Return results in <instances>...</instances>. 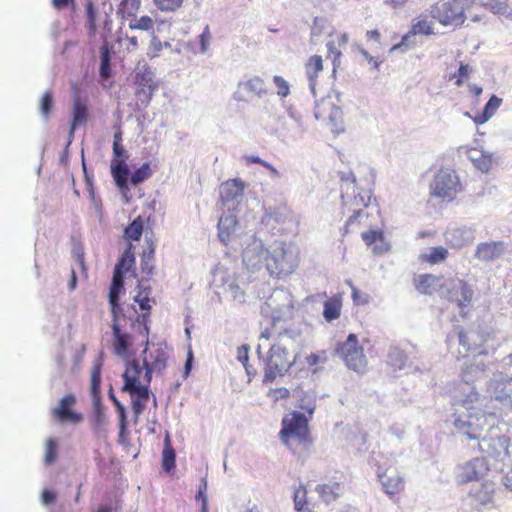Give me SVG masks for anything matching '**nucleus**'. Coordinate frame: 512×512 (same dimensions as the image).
Returning <instances> with one entry per match:
<instances>
[{"label": "nucleus", "instance_id": "1", "mask_svg": "<svg viewBox=\"0 0 512 512\" xmlns=\"http://www.w3.org/2000/svg\"><path fill=\"white\" fill-rule=\"evenodd\" d=\"M280 438L298 456L307 454L313 443L309 418L297 411L286 415L282 420Z\"/></svg>", "mask_w": 512, "mask_h": 512}, {"label": "nucleus", "instance_id": "2", "mask_svg": "<svg viewBox=\"0 0 512 512\" xmlns=\"http://www.w3.org/2000/svg\"><path fill=\"white\" fill-rule=\"evenodd\" d=\"M123 380L122 391L130 394L133 412L139 416L144 412L149 400L151 373L144 364L142 366L139 362L132 361L126 365Z\"/></svg>", "mask_w": 512, "mask_h": 512}, {"label": "nucleus", "instance_id": "3", "mask_svg": "<svg viewBox=\"0 0 512 512\" xmlns=\"http://www.w3.org/2000/svg\"><path fill=\"white\" fill-rule=\"evenodd\" d=\"M264 262L269 274L280 279L296 270L299 259L289 245L283 241H276L267 248Z\"/></svg>", "mask_w": 512, "mask_h": 512}, {"label": "nucleus", "instance_id": "4", "mask_svg": "<svg viewBox=\"0 0 512 512\" xmlns=\"http://www.w3.org/2000/svg\"><path fill=\"white\" fill-rule=\"evenodd\" d=\"M463 191V185L459 175L454 169L440 168L433 176L429 184L430 198L440 203H451Z\"/></svg>", "mask_w": 512, "mask_h": 512}, {"label": "nucleus", "instance_id": "5", "mask_svg": "<svg viewBox=\"0 0 512 512\" xmlns=\"http://www.w3.org/2000/svg\"><path fill=\"white\" fill-rule=\"evenodd\" d=\"M490 467L488 461L484 457H475L457 467L456 479L458 484H467L470 482H481L483 497L479 494L475 496L484 501L490 498L493 492V484L486 481Z\"/></svg>", "mask_w": 512, "mask_h": 512}, {"label": "nucleus", "instance_id": "6", "mask_svg": "<svg viewBox=\"0 0 512 512\" xmlns=\"http://www.w3.org/2000/svg\"><path fill=\"white\" fill-rule=\"evenodd\" d=\"M476 0H442L431 8V15L443 26H461Z\"/></svg>", "mask_w": 512, "mask_h": 512}, {"label": "nucleus", "instance_id": "7", "mask_svg": "<svg viewBox=\"0 0 512 512\" xmlns=\"http://www.w3.org/2000/svg\"><path fill=\"white\" fill-rule=\"evenodd\" d=\"M122 141V132L121 130H118V132L114 134L113 157L110 169L117 187L121 190H128V176L130 171L127 165V160L129 155L127 150L124 148Z\"/></svg>", "mask_w": 512, "mask_h": 512}, {"label": "nucleus", "instance_id": "8", "mask_svg": "<svg viewBox=\"0 0 512 512\" xmlns=\"http://www.w3.org/2000/svg\"><path fill=\"white\" fill-rule=\"evenodd\" d=\"M295 361L296 356L290 353L286 346L280 343L272 345L269 350L264 382H272L277 375L287 372Z\"/></svg>", "mask_w": 512, "mask_h": 512}, {"label": "nucleus", "instance_id": "9", "mask_svg": "<svg viewBox=\"0 0 512 512\" xmlns=\"http://www.w3.org/2000/svg\"><path fill=\"white\" fill-rule=\"evenodd\" d=\"M335 352L348 368L356 372H363L366 369L367 359L364 349L355 334H349L345 341L339 342Z\"/></svg>", "mask_w": 512, "mask_h": 512}, {"label": "nucleus", "instance_id": "10", "mask_svg": "<svg viewBox=\"0 0 512 512\" xmlns=\"http://www.w3.org/2000/svg\"><path fill=\"white\" fill-rule=\"evenodd\" d=\"M137 288L138 292L133 297V300L139 304V307L143 313L138 315L135 321L131 322V328H137L138 334L141 336L142 341L148 342L150 315L152 304L155 303V300L150 297V286H142L139 283Z\"/></svg>", "mask_w": 512, "mask_h": 512}, {"label": "nucleus", "instance_id": "11", "mask_svg": "<svg viewBox=\"0 0 512 512\" xmlns=\"http://www.w3.org/2000/svg\"><path fill=\"white\" fill-rule=\"evenodd\" d=\"M131 319L125 313L112 315V349L117 356H126L133 343V337L125 328Z\"/></svg>", "mask_w": 512, "mask_h": 512}, {"label": "nucleus", "instance_id": "12", "mask_svg": "<svg viewBox=\"0 0 512 512\" xmlns=\"http://www.w3.org/2000/svg\"><path fill=\"white\" fill-rule=\"evenodd\" d=\"M441 297L457 304L459 308L467 307L473 298V290L469 283L459 278H447Z\"/></svg>", "mask_w": 512, "mask_h": 512}, {"label": "nucleus", "instance_id": "13", "mask_svg": "<svg viewBox=\"0 0 512 512\" xmlns=\"http://www.w3.org/2000/svg\"><path fill=\"white\" fill-rule=\"evenodd\" d=\"M77 399L74 394H67L60 399L58 405L51 410L53 419L59 423L78 424L83 420V415L76 410Z\"/></svg>", "mask_w": 512, "mask_h": 512}, {"label": "nucleus", "instance_id": "14", "mask_svg": "<svg viewBox=\"0 0 512 512\" xmlns=\"http://www.w3.org/2000/svg\"><path fill=\"white\" fill-rule=\"evenodd\" d=\"M135 95L137 99L142 103L147 105L152 95L157 88V84L154 81V73L148 66H143V68L136 73L135 76Z\"/></svg>", "mask_w": 512, "mask_h": 512}, {"label": "nucleus", "instance_id": "15", "mask_svg": "<svg viewBox=\"0 0 512 512\" xmlns=\"http://www.w3.org/2000/svg\"><path fill=\"white\" fill-rule=\"evenodd\" d=\"M492 397L506 405H512V376L504 372L494 375L488 385Z\"/></svg>", "mask_w": 512, "mask_h": 512}, {"label": "nucleus", "instance_id": "16", "mask_svg": "<svg viewBox=\"0 0 512 512\" xmlns=\"http://www.w3.org/2000/svg\"><path fill=\"white\" fill-rule=\"evenodd\" d=\"M344 206L348 210V212H352V215L349 216L347 219L344 231L345 233H348L351 228H353L356 224H360L361 219L364 215V209L368 206L370 196L368 194L362 196H354L353 198L349 200H345L344 196H342Z\"/></svg>", "mask_w": 512, "mask_h": 512}, {"label": "nucleus", "instance_id": "17", "mask_svg": "<svg viewBox=\"0 0 512 512\" xmlns=\"http://www.w3.org/2000/svg\"><path fill=\"white\" fill-rule=\"evenodd\" d=\"M379 480L384 492L391 499H398V496L404 491V480L395 469L388 468L379 474Z\"/></svg>", "mask_w": 512, "mask_h": 512}, {"label": "nucleus", "instance_id": "18", "mask_svg": "<svg viewBox=\"0 0 512 512\" xmlns=\"http://www.w3.org/2000/svg\"><path fill=\"white\" fill-rule=\"evenodd\" d=\"M237 94L240 100L245 96L262 98L269 94V87L260 76H252L239 83Z\"/></svg>", "mask_w": 512, "mask_h": 512}, {"label": "nucleus", "instance_id": "19", "mask_svg": "<svg viewBox=\"0 0 512 512\" xmlns=\"http://www.w3.org/2000/svg\"><path fill=\"white\" fill-rule=\"evenodd\" d=\"M446 279L443 275L422 274L414 279V285L422 294L432 295L438 293L441 296Z\"/></svg>", "mask_w": 512, "mask_h": 512}, {"label": "nucleus", "instance_id": "20", "mask_svg": "<svg viewBox=\"0 0 512 512\" xmlns=\"http://www.w3.org/2000/svg\"><path fill=\"white\" fill-rule=\"evenodd\" d=\"M124 289V281L122 272L119 269H114L112 283L109 289V304L111 315L114 314H123L124 310L122 305L120 304V294Z\"/></svg>", "mask_w": 512, "mask_h": 512}, {"label": "nucleus", "instance_id": "21", "mask_svg": "<svg viewBox=\"0 0 512 512\" xmlns=\"http://www.w3.org/2000/svg\"><path fill=\"white\" fill-rule=\"evenodd\" d=\"M482 417L483 415L479 413H471L467 420L456 419L455 427L462 431L469 439H478L483 430V425L479 423Z\"/></svg>", "mask_w": 512, "mask_h": 512}, {"label": "nucleus", "instance_id": "22", "mask_svg": "<svg viewBox=\"0 0 512 512\" xmlns=\"http://www.w3.org/2000/svg\"><path fill=\"white\" fill-rule=\"evenodd\" d=\"M504 250V244L500 241L484 242L478 244L475 251V258L480 261L490 262L498 259Z\"/></svg>", "mask_w": 512, "mask_h": 512}, {"label": "nucleus", "instance_id": "23", "mask_svg": "<svg viewBox=\"0 0 512 512\" xmlns=\"http://www.w3.org/2000/svg\"><path fill=\"white\" fill-rule=\"evenodd\" d=\"M238 225V219L234 213H228L220 217L218 221V237L224 244L228 245Z\"/></svg>", "mask_w": 512, "mask_h": 512}, {"label": "nucleus", "instance_id": "24", "mask_svg": "<svg viewBox=\"0 0 512 512\" xmlns=\"http://www.w3.org/2000/svg\"><path fill=\"white\" fill-rule=\"evenodd\" d=\"M245 183L240 179H230L220 185V198L223 203L234 201L243 195Z\"/></svg>", "mask_w": 512, "mask_h": 512}, {"label": "nucleus", "instance_id": "25", "mask_svg": "<svg viewBox=\"0 0 512 512\" xmlns=\"http://www.w3.org/2000/svg\"><path fill=\"white\" fill-rule=\"evenodd\" d=\"M434 33L433 24L430 20H428L427 16L418 17L412 23L410 30L402 37L401 43L399 46L408 45V41L411 37L422 34V35H432ZM394 46V48H397Z\"/></svg>", "mask_w": 512, "mask_h": 512}, {"label": "nucleus", "instance_id": "26", "mask_svg": "<svg viewBox=\"0 0 512 512\" xmlns=\"http://www.w3.org/2000/svg\"><path fill=\"white\" fill-rule=\"evenodd\" d=\"M362 239L367 246L372 247L374 254L381 255L388 252L390 249L383 233L379 230H370L362 233Z\"/></svg>", "mask_w": 512, "mask_h": 512}, {"label": "nucleus", "instance_id": "27", "mask_svg": "<svg viewBox=\"0 0 512 512\" xmlns=\"http://www.w3.org/2000/svg\"><path fill=\"white\" fill-rule=\"evenodd\" d=\"M89 117L87 100L74 96L71 112V128L84 125Z\"/></svg>", "mask_w": 512, "mask_h": 512}, {"label": "nucleus", "instance_id": "28", "mask_svg": "<svg viewBox=\"0 0 512 512\" xmlns=\"http://www.w3.org/2000/svg\"><path fill=\"white\" fill-rule=\"evenodd\" d=\"M168 356L166 351L158 347L149 353L148 358L144 360L145 367L152 372H162L167 366Z\"/></svg>", "mask_w": 512, "mask_h": 512}, {"label": "nucleus", "instance_id": "29", "mask_svg": "<svg viewBox=\"0 0 512 512\" xmlns=\"http://www.w3.org/2000/svg\"><path fill=\"white\" fill-rule=\"evenodd\" d=\"M343 489L342 483L338 481L320 484L316 487L320 498L327 503L337 500L343 494Z\"/></svg>", "mask_w": 512, "mask_h": 512}, {"label": "nucleus", "instance_id": "30", "mask_svg": "<svg viewBox=\"0 0 512 512\" xmlns=\"http://www.w3.org/2000/svg\"><path fill=\"white\" fill-rule=\"evenodd\" d=\"M103 361L98 358L94 361L91 368V379H90V393L92 398L99 402L100 400V385H101V373H102Z\"/></svg>", "mask_w": 512, "mask_h": 512}, {"label": "nucleus", "instance_id": "31", "mask_svg": "<svg viewBox=\"0 0 512 512\" xmlns=\"http://www.w3.org/2000/svg\"><path fill=\"white\" fill-rule=\"evenodd\" d=\"M342 309V296L340 294L333 295L324 302L323 316L331 322L340 317Z\"/></svg>", "mask_w": 512, "mask_h": 512}, {"label": "nucleus", "instance_id": "32", "mask_svg": "<svg viewBox=\"0 0 512 512\" xmlns=\"http://www.w3.org/2000/svg\"><path fill=\"white\" fill-rule=\"evenodd\" d=\"M147 248L141 255V271L148 277L152 276L154 270L155 245L152 239L146 237Z\"/></svg>", "mask_w": 512, "mask_h": 512}, {"label": "nucleus", "instance_id": "33", "mask_svg": "<svg viewBox=\"0 0 512 512\" xmlns=\"http://www.w3.org/2000/svg\"><path fill=\"white\" fill-rule=\"evenodd\" d=\"M306 75L311 88L316 85L319 73L323 70V59L319 55L311 56L305 64Z\"/></svg>", "mask_w": 512, "mask_h": 512}, {"label": "nucleus", "instance_id": "34", "mask_svg": "<svg viewBox=\"0 0 512 512\" xmlns=\"http://www.w3.org/2000/svg\"><path fill=\"white\" fill-rule=\"evenodd\" d=\"M449 256V251L443 246H436L430 248L429 252L423 253L419 256V260L430 265L443 263Z\"/></svg>", "mask_w": 512, "mask_h": 512}, {"label": "nucleus", "instance_id": "35", "mask_svg": "<svg viewBox=\"0 0 512 512\" xmlns=\"http://www.w3.org/2000/svg\"><path fill=\"white\" fill-rule=\"evenodd\" d=\"M470 159L474 167L482 173H487L493 166V157L490 154H485L482 151L472 149L470 151Z\"/></svg>", "mask_w": 512, "mask_h": 512}, {"label": "nucleus", "instance_id": "36", "mask_svg": "<svg viewBox=\"0 0 512 512\" xmlns=\"http://www.w3.org/2000/svg\"><path fill=\"white\" fill-rule=\"evenodd\" d=\"M145 219L137 216L124 230V238L128 242L139 241L144 231Z\"/></svg>", "mask_w": 512, "mask_h": 512}, {"label": "nucleus", "instance_id": "37", "mask_svg": "<svg viewBox=\"0 0 512 512\" xmlns=\"http://www.w3.org/2000/svg\"><path fill=\"white\" fill-rule=\"evenodd\" d=\"M141 3V0H121L117 8V14L122 19L135 17L141 8Z\"/></svg>", "mask_w": 512, "mask_h": 512}, {"label": "nucleus", "instance_id": "38", "mask_svg": "<svg viewBox=\"0 0 512 512\" xmlns=\"http://www.w3.org/2000/svg\"><path fill=\"white\" fill-rule=\"evenodd\" d=\"M176 454L172 447L170 436L167 433L164 439V446L162 451V467L166 472H170L175 468Z\"/></svg>", "mask_w": 512, "mask_h": 512}, {"label": "nucleus", "instance_id": "39", "mask_svg": "<svg viewBox=\"0 0 512 512\" xmlns=\"http://www.w3.org/2000/svg\"><path fill=\"white\" fill-rule=\"evenodd\" d=\"M293 500L296 512H311L307 502V490L305 486L299 485L295 488Z\"/></svg>", "mask_w": 512, "mask_h": 512}, {"label": "nucleus", "instance_id": "40", "mask_svg": "<svg viewBox=\"0 0 512 512\" xmlns=\"http://www.w3.org/2000/svg\"><path fill=\"white\" fill-rule=\"evenodd\" d=\"M237 359L244 366L246 373L248 375V381L250 382L252 378L257 374L256 368L248 364L249 359V346L241 345L237 348Z\"/></svg>", "mask_w": 512, "mask_h": 512}, {"label": "nucleus", "instance_id": "41", "mask_svg": "<svg viewBox=\"0 0 512 512\" xmlns=\"http://www.w3.org/2000/svg\"><path fill=\"white\" fill-rule=\"evenodd\" d=\"M297 394L299 398L298 408L308 413L309 417L311 418L316 409L315 397L312 394L304 391H297Z\"/></svg>", "mask_w": 512, "mask_h": 512}, {"label": "nucleus", "instance_id": "42", "mask_svg": "<svg viewBox=\"0 0 512 512\" xmlns=\"http://www.w3.org/2000/svg\"><path fill=\"white\" fill-rule=\"evenodd\" d=\"M501 102L502 100L500 98L493 95L485 105L483 114L475 118V123L480 125L487 121L499 108Z\"/></svg>", "mask_w": 512, "mask_h": 512}, {"label": "nucleus", "instance_id": "43", "mask_svg": "<svg viewBox=\"0 0 512 512\" xmlns=\"http://www.w3.org/2000/svg\"><path fill=\"white\" fill-rule=\"evenodd\" d=\"M490 11L500 17H512V7L507 0H495L488 4Z\"/></svg>", "mask_w": 512, "mask_h": 512}, {"label": "nucleus", "instance_id": "44", "mask_svg": "<svg viewBox=\"0 0 512 512\" xmlns=\"http://www.w3.org/2000/svg\"><path fill=\"white\" fill-rule=\"evenodd\" d=\"M328 360L327 351L320 350L316 353H311L306 356L305 361L309 368L312 369L313 373H316L320 370L318 367L321 364H325Z\"/></svg>", "mask_w": 512, "mask_h": 512}, {"label": "nucleus", "instance_id": "45", "mask_svg": "<svg viewBox=\"0 0 512 512\" xmlns=\"http://www.w3.org/2000/svg\"><path fill=\"white\" fill-rule=\"evenodd\" d=\"M129 28L131 30L153 31L154 21L147 15L141 16L140 18L135 16L130 18Z\"/></svg>", "mask_w": 512, "mask_h": 512}, {"label": "nucleus", "instance_id": "46", "mask_svg": "<svg viewBox=\"0 0 512 512\" xmlns=\"http://www.w3.org/2000/svg\"><path fill=\"white\" fill-rule=\"evenodd\" d=\"M151 174H152V171H151L150 165H149V163L145 162L142 164L141 167H139L132 173L131 178H130V183L132 185H137V184L145 181L146 179H148L151 176Z\"/></svg>", "mask_w": 512, "mask_h": 512}, {"label": "nucleus", "instance_id": "47", "mask_svg": "<svg viewBox=\"0 0 512 512\" xmlns=\"http://www.w3.org/2000/svg\"><path fill=\"white\" fill-rule=\"evenodd\" d=\"M54 107V99H53V92L51 90H47L44 92L40 99L39 103V110L40 113L44 117H48L50 113L52 112Z\"/></svg>", "mask_w": 512, "mask_h": 512}, {"label": "nucleus", "instance_id": "48", "mask_svg": "<svg viewBox=\"0 0 512 512\" xmlns=\"http://www.w3.org/2000/svg\"><path fill=\"white\" fill-rule=\"evenodd\" d=\"M58 445L55 439L49 438L45 443L44 461L47 465L53 464L57 459Z\"/></svg>", "mask_w": 512, "mask_h": 512}, {"label": "nucleus", "instance_id": "49", "mask_svg": "<svg viewBox=\"0 0 512 512\" xmlns=\"http://www.w3.org/2000/svg\"><path fill=\"white\" fill-rule=\"evenodd\" d=\"M184 0H153L161 12H175L183 5Z\"/></svg>", "mask_w": 512, "mask_h": 512}, {"label": "nucleus", "instance_id": "50", "mask_svg": "<svg viewBox=\"0 0 512 512\" xmlns=\"http://www.w3.org/2000/svg\"><path fill=\"white\" fill-rule=\"evenodd\" d=\"M164 45L170 47L169 43L166 42L163 44L159 37H157L155 34H152L150 44L147 48V56L150 59L159 57Z\"/></svg>", "mask_w": 512, "mask_h": 512}, {"label": "nucleus", "instance_id": "51", "mask_svg": "<svg viewBox=\"0 0 512 512\" xmlns=\"http://www.w3.org/2000/svg\"><path fill=\"white\" fill-rule=\"evenodd\" d=\"M292 214L290 207L287 204H282L269 212V217L276 222H285Z\"/></svg>", "mask_w": 512, "mask_h": 512}, {"label": "nucleus", "instance_id": "52", "mask_svg": "<svg viewBox=\"0 0 512 512\" xmlns=\"http://www.w3.org/2000/svg\"><path fill=\"white\" fill-rule=\"evenodd\" d=\"M350 287L352 290V300L353 303L357 306H364L367 305L370 302V295L369 293L360 290L356 286L350 283Z\"/></svg>", "mask_w": 512, "mask_h": 512}, {"label": "nucleus", "instance_id": "53", "mask_svg": "<svg viewBox=\"0 0 512 512\" xmlns=\"http://www.w3.org/2000/svg\"><path fill=\"white\" fill-rule=\"evenodd\" d=\"M134 263H135L134 255L131 252L126 251L122 255L119 262L116 264L114 269H119V271L122 272V275H123L125 271H128L131 269V267L134 265Z\"/></svg>", "mask_w": 512, "mask_h": 512}, {"label": "nucleus", "instance_id": "54", "mask_svg": "<svg viewBox=\"0 0 512 512\" xmlns=\"http://www.w3.org/2000/svg\"><path fill=\"white\" fill-rule=\"evenodd\" d=\"M273 82L277 88V95L286 98L290 94V85L282 76H274Z\"/></svg>", "mask_w": 512, "mask_h": 512}, {"label": "nucleus", "instance_id": "55", "mask_svg": "<svg viewBox=\"0 0 512 512\" xmlns=\"http://www.w3.org/2000/svg\"><path fill=\"white\" fill-rule=\"evenodd\" d=\"M470 69L468 64L461 63L458 71L451 75V79H455V85L461 86L469 77Z\"/></svg>", "mask_w": 512, "mask_h": 512}, {"label": "nucleus", "instance_id": "56", "mask_svg": "<svg viewBox=\"0 0 512 512\" xmlns=\"http://www.w3.org/2000/svg\"><path fill=\"white\" fill-rule=\"evenodd\" d=\"M86 16H87V22H88L90 30L94 31L96 28L97 13H96L94 4L91 0H89L86 4Z\"/></svg>", "mask_w": 512, "mask_h": 512}, {"label": "nucleus", "instance_id": "57", "mask_svg": "<svg viewBox=\"0 0 512 512\" xmlns=\"http://www.w3.org/2000/svg\"><path fill=\"white\" fill-rule=\"evenodd\" d=\"M211 35L209 31V27L206 26L203 32L198 36L199 41V48L197 52L204 53L208 49L209 41H210Z\"/></svg>", "mask_w": 512, "mask_h": 512}, {"label": "nucleus", "instance_id": "58", "mask_svg": "<svg viewBox=\"0 0 512 512\" xmlns=\"http://www.w3.org/2000/svg\"><path fill=\"white\" fill-rule=\"evenodd\" d=\"M289 396H290V391L284 387L271 389L269 391V397H271L274 401L287 399Z\"/></svg>", "mask_w": 512, "mask_h": 512}, {"label": "nucleus", "instance_id": "59", "mask_svg": "<svg viewBox=\"0 0 512 512\" xmlns=\"http://www.w3.org/2000/svg\"><path fill=\"white\" fill-rule=\"evenodd\" d=\"M360 54L362 55L363 59L370 65L372 69H378L380 65V61L378 58L371 56L368 51H366L363 48L359 49Z\"/></svg>", "mask_w": 512, "mask_h": 512}, {"label": "nucleus", "instance_id": "60", "mask_svg": "<svg viewBox=\"0 0 512 512\" xmlns=\"http://www.w3.org/2000/svg\"><path fill=\"white\" fill-rule=\"evenodd\" d=\"M113 401L117 407V410L119 412V415H120V429H121V432H124L126 430V413H125V409L123 407V405L116 399L113 397Z\"/></svg>", "mask_w": 512, "mask_h": 512}, {"label": "nucleus", "instance_id": "61", "mask_svg": "<svg viewBox=\"0 0 512 512\" xmlns=\"http://www.w3.org/2000/svg\"><path fill=\"white\" fill-rule=\"evenodd\" d=\"M51 4L57 10H63L67 7L74 9L76 6L75 0H51Z\"/></svg>", "mask_w": 512, "mask_h": 512}, {"label": "nucleus", "instance_id": "62", "mask_svg": "<svg viewBox=\"0 0 512 512\" xmlns=\"http://www.w3.org/2000/svg\"><path fill=\"white\" fill-rule=\"evenodd\" d=\"M110 73V66H109V57L108 54L105 53L102 56L101 60V67H100V74L102 77H108Z\"/></svg>", "mask_w": 512, "mask_h": 512}, {"label": "nucleus", "instance_id": "63", "mask_svg": "<svg viewBox=\"0 0 512 512\" xmlns=\"http://www.w3.org/2000/svg\"><path fill=\"white\" fill-rule=\"evenodd\" d=\"M341 182L342 185L346 184L347 186L352 185V188L354 189L356 186V177L353 173H342L341 174Z\"/></svg>", "mask_w": 512, "mask_h": 512}, {"label": "nucleus", "instance_id": "64", "mask_svg": "<svg viewBox=\"0 0 512 512\" xmlns=\"http://www.w3.org/2000/svg\"><path fill=\"white\" fill-rule=\"evenodd\" d=\"M56 499V495L53 491L45 489L42 492V502L46 505L53 503Z\"/></svg>", "mask_w": 512, "mask_h": 512}]
</instances>
